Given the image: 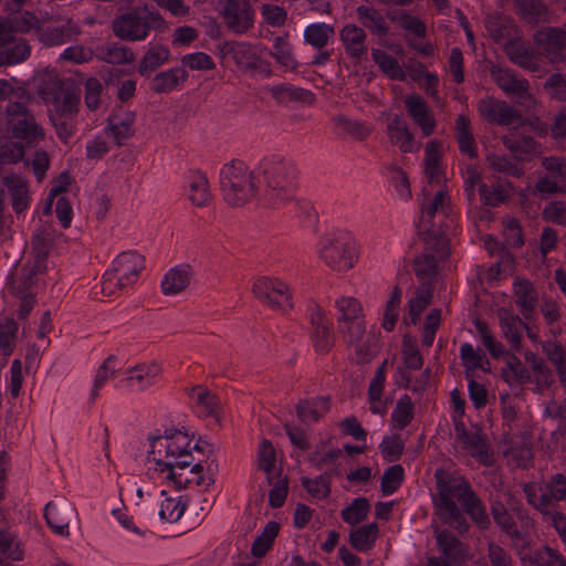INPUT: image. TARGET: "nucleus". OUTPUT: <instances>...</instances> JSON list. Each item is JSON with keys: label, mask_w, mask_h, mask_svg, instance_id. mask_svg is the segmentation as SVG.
Returning <instances> with one entry per match:
<instances>
[{"label": "nucleus", "mask_w": 566, "mask_h": 566, "mask_svg": "<svg viewBox=\"0 0 566 566\" xmlns=\"http://www.w3.org/2000/svg\"><path fill=\"white\" fill-rule=\"evenodd\" d=\"M437 493L433 496L436 513L440 521L459 534L469 532L470 524L463 511L457 504H462L474 490L462 475L437 470L434 473Z\"/></svg>", "instance_id": "nucleus-1"}, {"label": "nucleus", "mask_w": 566, "mask_h": 566, "mask_svg": "<svg viewBox=\"0 0 566 566\" xmlns=\"http://www.w3.org/2000/svg\"><path fill=\"white\" fill-rule=\"evenodd\" d=\"M264 182V198L273 206H279L294 198L297 186L295 164L280 155L263 158L255 168Z\"/></svg>", "instance_id": "nucleus-2"}, {"label": "nucleus", "mask_w": 566, "mask_h": 566, "mask_svg": "<svg viewBox=\"0 0 566 566\" xmlns=\"http://www.w3.org/2000/svg\"><path fill=\"white\" fill-rule=\"evenodd\" d=\"M448 210V197L442 189L437 190L432 198H424L421 202L419 233L422 235L423 242L430 244V248L438 245L441 255L446 254V241H449L442 229L449 227Z\"/></svg>", "instance_id": "nucleus-3"}, {"label": "nucleus", "mask_w": 566, "mask_h": 566, "mask_svg": "<svg viewBox=\"0 0 566 566\" xmlns=\"http://www.w3.org/2000/svg\"><path fill=\"white\" fill-rule=\"evenodd\" d=\"M1 118L8 139L21 143L24 148L35 147L45 138L43 127L23 102L11 99L3 106Z\"/></svg>", "instance_id": "nucleus-4"}, {"label": "nucleus", "mask_w": 566, "mask_h": 566, "mask_svg": "<svg viewBox=\"0 0 566 566\" xmlns=\"http://www.w3.org/2000/svg\"><path fill=\"white\" fill-rule=\"evenodd\" d=\"M255 172L240 160H232L222 167L220 188L230 206L240 207L255 198L259 189Z\"/></svg>", "instance_id": "nucleus-5"}, {"label": "nucleus", "mask_w": 566, "mask_h": 566, "mask_svg": "<svg viewBox=\"0 0 566 566\" xmlns=\"http://www.w3.org/2000/svg\"><path fill=\"white\" fill-rule=\"evenodd\" d=\"M490 511L496 526L511 538L516 548L527 544V533L532 526V520L520 501L512 496L507 504L500 500H492Z\"/></svg>", "instance_id": "nucleus-6"}, {"label": "nucleus", "mask_w": 566, "mask_h": 566, "mask_svg": "<svg viewBox=\"0 0 566 566\" xmlns=\"http://www.w3.org/2000/svg\"><path fill=\"white\" fill-rule=\"evenodd\" d=\"M145 268V259L137 252L127 251L120 253L112 263L102 279V293L113 295L137 282L140 272Z\"/></svg>", "instance_id": "nucleus-7"}, {"label": "nucleus", "mask_w": 566, "mask_h": 566, "mask_svg": "<svg viewBox=\"0 0 566 566\" xmlns=\"http://www.w3.org/2000/svg\"><path fill=\"white\" fill-rule=\"evenodd\" d=\"M319 258L334 271L349 270L358 258L356 241L346 232L327 235L321 241Z\"/></svg>", "instance_id": "nucleus-8"}, {"label": "nucleus", "mask_w": 566, "mask_h": 566, "mask_svg": "<svg viewBox=\"0 0 566 566\" xmlns=\"http://www.w3.org/2000/svg\"><path fill=\"white\" fill-rule=\"evenodd\" d=\"M160 22L161 20L158 14L147 9H135L117 17L113 21V32L122 40L142 41Z\"/></svg>", "instance_id": "nucleus-9"}, {"label": "nucleus", "mask_w": 566, "mask_h": 566, "mask_svg": "<svg viewBox=\"0 0 566 566\" xmlns=\"http://www.w3.org/2000/svg\"><path fill=\"white\" fill-rule=\"evenodd\" d=\"M491 77L495 84L526 111H534L536 101L530 92V83L517 75L513 70L492 65L490 70Z\"/></svg>", "instance_id": "nucleus-10"}, {"label": "nucleus", "mask_w": 566, "mask_h": 566, "mask_svg": "<svg viewBox=\"0 0 566 566\" xmlns=\"http://www.w3.org/2000/svg\"><path fill=\"white\" fill-rule=\"evenodd\" d=\"M44 98L52 99L53 109L50 114L75 117L80 104V88L73 84L64 83L60 78L50 80L43 90Z\"/></svg>", "instance_id": "nucleus-11"}, {"label": "nucleus", "mask_w": 566, "mask_h": 566, "mask_svg": "<svg viewBox=\"0 0 566 566\" xmlns=\"http://www.w3.org/2000/svg\"><path fill=\"white\" fill-rule=\"evenodd\" d=\"M478 111L480 115L489 123L501 126L517 125L525 129L530 120L524 119L520 112L514 109L504 101H497L493 97H485L479 101Z\"/></svg>", "instance_id": "nucleus-12"}, {"label": "nucleus", "mask_w": 566, "mask_h": 566, "mask_svg": "<svg viewBox=\"0 0 566 566\" xmlns=\"http://www.w3.org/2000/svg\"><path fill=\"white\" fill-rule=\"evenodd\" d=\"M224 24L235 34H243L253 27L254 12L247 0H219Z\"/></svg>", "instance_id": "nucleus-13"}, {"label": "nucleus", "mask_w": 566, "mask_h": 566, "mask_svg": "<svg viewBox=\"0 0 566 566\" xmlns=\"http://www.w3.org/2000/svg\"><path fill=\"white\" fill-rule=\"evenodd\" d=\"M338 328L347 346L354 348L355 359L358 364L369 361L373 358L375 350L371 347L370 338L366 336L364 318L343 323Z\"/></svg>", "instance_id": "nucleus-14"}, {"label": "nucleus", "mask_w": 566, "mask_h": 566, "mask_svg": "<svg viewBox=\"0 0 566 566\" xmlns=\"http://www.w3.org/2000/svg\"><path fill=\"white\" fill-rule=\"evenodd\" d=\"M30 45L23 38L17 36L10 25L0 19V65H11L27 60Z\"/></svg>", "instance_id": "nucleus-15"}, {"label": "nucleus", "mask_w": 566, "mask_h": 566, "mask_svg": "<svg viewBox=\"0 0 566 566\" xmlns=\"http://www.w3.org/2000/svg\"><path fill=\"white\" fill-rule=\"evenodd\" d=\"M35 31L39 41L49 48L75 41L81 33L78 24L71 19L60 20L50 25L36 27Z\"/></svg>", "instance_id": "nucleus-16"}, {"label": "nucleus", "mask_w": 566, "mask_h": 566, "mask_svg": "<svg viewBox=\"0 0 566 566\" xmlns=\"http://www.w3.org/2000/svg\"><path fill=\"white\" fill-rule=\"evenodd\" d=\"M424 243L423 252L415 259L413 271L422 283L432 285L433 280L438 275L439 264L443 262L450 254L449 241H446V254L441 255L439 247L430 248L428 242Z\"/></svg>", "instance_id": "nucleus-17"}, {"label": "nucleus", "mask_w": 566, "mask_h": 566, "mask_svg": "<svg viewBox=\"0 0 566 566\" xmlns=\"http://www.w3.org/2000/svg\"><path fill=\"white\" fill-rule=\"evenodd\" d=\"M74 505L66 499L51 501L44 507L48 525L59 535H70V523L76 517Z\"/></svg>", "instance_id": "nucleus-18"}, {"label": "nucleus", "mask_w": 566, "mask_h": 566, "mask_svg": "<svg viewBox=\"0 0 566 566\" xmlns=\"http://www.w3.org/2000/svg\"><path fill=\"white\" fill-rule=\"evenodd\" d=\"M269 291H274L273 308L287 311L293 307L290 287L279 279L260 277L254 282L252 287V292L256 298H269L266 294Z\"/></svg>", "instance_id": "nucleus-19"}, {"label": "nucleus", "mask_w": 566, "mask_h": 566, "mask_svg": "<svg viewBox=\"0 0 566 566\" xmlns=\"http://www.w3.org/2000/svg\"><path fill=\"white\" fill-rule=\"evenodd\" d=\"M502 143L515 160H530L541 154V145L520 129L513 128L502 137Z\"/></svg>", "instance_id": "nucleus-20"}, {"label": "nucleus", "mask_w": 566, "mask_h": 566, "mask_svg": "<svg viewBox=\"0 0 566 566\" xmlns=\"http://www.w3.org/2000/svg\"><path fill=\"white\" fill-rule=\"evenodd\" d=\"M496 317L502 337L510 344L513 350L518 352L522 345L523 332L527 329V323L524 322L523 316L520 317L504 307L496 311Z\"/></svg>", "instance_id": "nucleus-21"}, {"label": "nucleus", "mask_w": 566, "mask_h": 566, "mask_svg": "<svg viewBox=\"0 0 566 566\" xmlns=\"http://www.w3.org/2000/svg\"><path fill=\"white\" fill-rule=\"evenodd\" d=\"M386 133L391 145L397 146L401 153H413L419 149L412 133L409 130L406 119L396 114L391 117L386 127Z\"/></svg>", "instance_id": "nucleus-22"}, {"label": "nucleus", "mask_w": 566, "mask_h": 566, "mask_svg": "<svg viewBox=\"0 0 566 566\" xmlns=\"http://www.w3.org/2000/svg\"><path fill=\"white\" fill-rule=\"evenodd\" d=\"M339 39L346 54L360 62L367 54V34L365 30L354 23L345 24L339 31Z\"/></svg>", "instance_id": "nucleus-23"}, {"label": "nucleus", "mask_w": 566, "mask_h": 566, "mask_svg": "<svg viewBox=\"0 0 566 566\" xmlns=\"http://www.w3.org/2000/svg\"><path fill=\"white\" fill-rule=\"evenodd\" d=\"M161 375V367L155 360L134 366L123 380L132 389L146 390L153 386Z\"/></svg>", "instance_id": "nucleus-24"}, {"label": "nucleus", "mask_w": 566, "mask_h": 566, "mask_svg": "<svg viewBox=\"0 0 566 566\" xmlns=\"http://www.w3.org/2000/svg\"><path fill=\"white\" fill-rule=\"evenodd\" d=\"M193 458H177L174 460L165 461L163 458H153L155 462V470L160 472H168L167 479L170 480L178 490L185 489L188 484L195 481V478L184 476L182 471L189 467L192 468Z\"/></svg>", "instance_id": "nucleus-25"}, {"label": "nucleus", "mask_w": 566, "mask_h": 566, "mask_svg": "<svg viewBox=\"0 0 566 566\" xmlns=\"http://www.w3.org/2000/svg\"><path fill=\"white\" fill-rule=\"evenodd\" d=\"M312 342L317 353H327L334 345V336L331 324L325 318L321 308L316 307L311 313Z\"/></svg>", "instance_id": "nucleus-26"}, {"label": "nucleus", "mask_w": 566, "mask_h": 566, "mask_svg": "<svg viewBox=\"0 0 566 566\" xmlns=\"http://www.w3.org/2000/svg\"><path fill=\"white\" fill-rule=\"evenodd\" d=\"M514 302L525 321H531L537 305V293L533 284L524 279H516L513 283Z\"/></svg>", "instance_id": "nucleus-27"}, {"label": "nucleus", "mask_w": 566, "mask_h": 566, "mask_svg": "<svg viewBox=\"0 0 566 566\" xmlns=\"http://www.w3.org/2000/svg\"><path fill=\"white\" fill-rule=\"evenodd\" d=\"M408 115L420 127L424 136H430L436 127L434 118L423 98L419 95H410L405 99Z\"/></svg>", "instance_id": "nucleus-28"}, {"label": "nucleus", "mask_w": 566, "mask_h": 566, "mask_svg": "<svg viewBox=\"0 0 566 566\" xmlns=\"http://www.w3.org/2000/svg\"><path fill=\"white\" fill-rule=\"evenodd\" d=\"M192 279V270L188 264H179L166 272L160 287L166 296L177 295L181 293L190 284Z\"/></svg>", "instance_id": "nucleus-29"}, {"label": "nucleus", "mask_w": 566, "mask_h": 566, "mask_svg": "<svg viewBox=\"0 0 566 566\" xmlns=\"http://www.w3.org/2000/svg\"><path fill=\"white\" fill-rule=\"evenodd\" d=\"M505 366L501 375L510 387H516L531 381V373L514 354L504 349Z\"/></svg>", "instance_id": "nucleus-30"}, {"label": "nucleus", "mask_w": 566, "mask_h": 566, "mask_svg": "<svg viewBox=\"0 0 566 566\" xmlns=\"http://www.w3.org/2000/svg\"><path fill=\"white\" fill-rule=\"evenodd\" d=\"M356 14L363 29H367L370 33L378 36H386L389 33V27L385 17L375 7L361 4L357 7Z\"/></svg>", "instance_id": "nucleus-31"}, {"label": "nucleus", "mask_w": 566, "mask_h": 566, "mask_svg": "<svg viewBox=\"0 0 566 566\" xmlns=\"http://www.w3.org/2000/svg\"><path fill=\"white\" fill-rule=\"evenodd\" d=\"M437 543L442 557L449 560V563L459 566L465 560L463 544L449 531L438 532Z\"/></svg>", "instance_id": "nucleus-32"}, {"label": "nucleus", "mask_w": 566, "mask_h": 566, "mask_svg": "<svg viewBox=\"0 0 566 566\" xmlns=\"http://www.w3.org/2000/svg\"><path fill=\"white\" fill-rule=\"evenodd\" d=\"M2 181L10 192L13 210L17 213H21L27 210L30 205L27 180L19 175L12 174L6 176Z\"/></svg>", "instance_id": "nucleus-33"}, {"label": "nucleus", "mask_w": 566, "mask_h": 566, "mask_svg": "<svg viewBox=\"0 0 566 566\" xmlns=\"http://www.w3.org/2000/svg\"><path fill=\"white\" fill-rule=\"evenodd\" d=\"M135 118V114L130 112H119L109 117L107 132L117 145H123L134 135Z\"/></svg>", "instance_id": "nucleus-34"}, {"label": "nucleus", "mask_w": 566, "mask_h": 566, "mask_svg": "<svg viewBox=\"0 0 566 566\" xmlns=\"http://www.w3.org/2000/svg\"><path fill=\"white\" fill-rule=\"evenodd\" d=\"M504 50L514 64L530 71L537 69L538 61L533 50L527 48L517 36L506 42Z\"/></svg>", "instance_id": "nucleus-35"}, {"label": "nucleus", "mask_w": 566, "mask_h": 566, "mask_svg": "<svg viewBox=\"0 0 566 566\" xmlns=\"http://www.w3.org/2000/svg\"><path fill=\"white\" fill-rule=\"evenodd\" d=\"M149 441L151 449L148 452V461H153V458L156 457V448L164 447V454L166 458H191L190 452L187 450L190 441L187 440H164L161 436H149Z\"/></svg>", "instance_id": "nucleus-36"}, {"label": "nucleus", "mask_w": 566, "mask_h": 566, "mask_svg": "<svg viewBox=\"0 0 566 566\" xmlns=\"http://www.w3.org/2000/svg\"><path fill=\"white\" fill-rule=\"evenodd\" d=\"M542 494V504L546 510L549 506L563 500H566V476L562 473L553 474L547 481L538 484Z\"/></svg>", "instance_id": "nucleus-37"}, {"label": "nucleus", "mask_w": 566, "mask_h": 566, "mask_svg": "<svg viewBox=\"0 0 566 566\" xmlns=\"http://www.w3.org/2000/svg\"><path fill=\"white\" fill-rule=\"evenodd\" d=\"M485 29L492 39L500 42H509L516 36V27L514 21L502 14L490 15L485 20Z\"/></svg>", "instance_id": "nucleus-38"}, {"label": "nucleus", "mask_w": 566, "mask_h": 566, "mask_svg": "<svg viewBox=\"0 0 566 566\" xmlns=\"http://www.w3.org/2000/svg\"><path fill=\"white\" fill-rule=\"evenodd\" d=\"M329 410V397L322 396L302 400L296 406L298 419L303 423L316 422Z\"/></svg>", "instance_id": "nucleus-39"}, {"label": "nucleus", "mask_w": 566, "mask_h": 566, "mask_svg": "<svg viewBox=\"0 0 566 566\" xmlns=\"http://www.w3.org/2000/svg\"><path fill=\"white\" fill-rule=\"evenodd\" d=\"M304 41L315 50L325 49L334 39L335 28L324 22L311 23L304 29Z\"/></svg>", "instance_id": "nucleus-40"}, {"label": "nucleus", "mask_w": 566, "mask_h": 566, "mask_svg": "<svg viewBox=\"0 0 566 566\" xmlns=\"http://www.w3.org/2000/svg\"><path fill=\"white\" fill-rule=\"evenodd\" d=\"M516 12L530 24L548 21V9L541 0H514Z\"/></svg>", "instance_id": "nucleus-41"}, {"label": "nucleus", "mask_w": 566, "mask_h": 566, "mask_svg": "<svg viewBox=\"0 0 566 566\" xmlns=\"http://www.w3.org/2000/svg\"><path fill=\"white\" fill-rule=\"evenodd\" d=\"M455 433L459 440L470 450V454L480 462L489 460V451L482 437L475 432L468 431L463 424L455 426Z\"/></svg>", "instance_id": "nucleus-42"}, {"label": "nucleus", "mask_w": 566, "mask_h": 566, "mask_svg": "<svg viewBox=\"0 0 566 566\" xmlns=\"http://www.w3.org/2000/svg\"><path fill=\"white\" fill-rule=\"evenodd\" d=\"M24 158V146L19 142L9 140L0 117V166L17 164Z\"/></svg>", "instance_id": "nucleus-43"}, {"label": "nucleus", "mask_w": 566, "mask_h": 566, "mask_svg": "<svg viewBox=\"0 0 566 566\" xmlns=\"http://www.w3.org/2000/svg\"><path fill=\"white\" fill-rule=\"evenodd\" d=\"M187 72L182 66L172 67L160 72L154 76L150 88L156 93H168L178 86L179 82L185 81Z\"/></svg>", "instance_id": "nucleus-44"}, {"label": "nucleus", "mask_w": 566, "mask_h": 566, "mask_svg": "<svg viewBox=\"0 0 566 566\" xmlns=\"http://www.w3.org/2000/svg\"><path fill=\"white\" fill-rule=\"evenodd\" d=\"M461 506L464 509V515L468 514L481 531H488L491 527L486 507L475 492L468 496Z\"/></svg>", "instance_id": "nucleus-45"}, {"label": "nucleus", "mask_w": 566, "mask_h": 566, "mask_svg": "<svg viewBox=\"0 0 566 566\" xmlns=\"http://www.w3.org/2000/svg\"><path fill=\"white\" fill-rule=\"evenodd\" d=\"M544 50L549 61H562L566 53V32L559 29H549L545 33Z\"/></svg>", "instance_id": "nucleus-46"}, {"label": "nucleus", "mask_w": 566, "mask_h": 566, "mask_svg": "<svg viewBox=\"0 0 566 566\" xmlns=\"http://www.w3.org/2000/svg\"><path fill=\"white\" fill-rule=\"evenodd\" d=\"M270 93L280 103H311L313 99V93L311 91L302 87H296L287 83L272 86L270 88Z\"/></svg>", "instance_id": "nucleus-47"}, {"label": "nucleus", "mask_w": 566, "mask_h": 566, "mask_svg": "<svg viewBox=\"0 0 566 566\" xmlns=\"http://www.w3.org/2000/svg\"><path fill=\"white\" fill-rule=\"evenodd\" d=\"M36 271L34 269L25 270L23 276L21 277L20 283L14 284L13 289L19 294H23L20 300V305L18 310V318L25 319L28 315L31 313L35 300L31 293H27L29 287L32 284V277L35 275Z\"/></svg>", "instance_id": "nucleus-48"}, {"label": "nucleus", "mask_w": 566, "mask_h": 566, "mask_svg": "<svg viewBox=\"0 0 566 566\" xmlns=\"http://www.w3.org/2000/svg\"><path fill=\"white\" fill-rule=\"evenodd\" d=\"M189 397L198 408L200 416H214L218 409V398L210 390L196 386L188 390Z\"/></svg>", "instance_id": "nucleus-49"}, {"label": "nucleus", "mask_w": 566, "mask_h": 566, "mask_svg": "<svg viewBox=\"0 0 566 566\" xmlns=\"http://www.w3.org/2000/svg\"><path fill=\"white\" fill-rule=\"evenodd\" d=\"M333 475H340V470L334 468L331 472H324L315 479L302 478V485L313 497L326 499L331 493V479Z\"/></svg>", "instance_id": "nucleus-50"}, {"label": "nucleus", "mask_w": 566, "mask_h": 566, "mask_svg": "<svg viewBox=\"0 0 566 566\" xmlns=\"http://www.w3.org/2000/svg\"><path fill=\"white\" fill-rule=\"evenodd\" d=\"M378 525L376 523L360 526L350 532L349 542L356 551L367 552L374 546L378 537Z\"/></svg>", "instance_id": "nucleus-51"}, {"label": "nucleus", "mask_w": 566, "mask_h": 566, "mask_svg": "<svg viewBox=\"0 0 566 566\" xmlns=\"http://www.w3.org/2000/svg\"><path fill=\"white\" fill-rule=\"evenodd\" d=\"M371 57L379 69L391 80L403 81L406 78V73L398 61L386 51L373 49Z\"/></svg>", "instance_id": "nucleus-52"}, {"label": "nucleus", "mask_w": 566, "mask_h": 566, "mask_svg": "<svg viewBox=\"0 0 566 566\" xmlns=\"http://www.w3.org/2000/svg\"><path fill=\"white\" fill-rule=\"evenodd\" d=\"M210 197L209 182L206 175L201 171L191 174L189 178L190 201L198 207H202L209 202Z\"/></svg>", "instance_id": "nucleus-53"}, {"label": "nucleus", "mask_w": 566, "mask_h": 566, "mask_svg": "<svg viewBox=\"0 0 566 566\" xmlns=\"http://www.w3.org/2000/svg\"><path fill=\"white\" fill-rule=\"evenodd\" d=\"M337 310L338 326L343 323L354 322L363 318V307L360 303L352 296H342L335 301Z\"/></svg>", "instance_id": "nucleus-54"}, {"label": "nucleus", "mask_w": 566, "mask_h": 566, "mask_svg": "<svg viewBox=\"0 0 566 566\" xmlns=\"http://www.w3.org/2000/svg\"><path fill=\"white\" fill-rule=\"evenodd\" d=\"M455 137L460 150L474 158L476 156V147L471 134L470 120L464 115H459L455 120Z\"/></svg>", "instance_id": "nucleus-55"}, {"label": "nucleus", "mask_w": 566, "mask_h": 566, "mask_svg": "<svg viewBox=\"0 0 566 566\" xmlns=\"http://www.w3.org/2000/svg\"><path fill=\"white\" fill-rule=\"evenodd\" d=\"M101 56L107 63L127 64L134 61V52L119 43L108 42L99 49Z\"/></svg>", "instance_id": "nucleus-56"}, {"label": "nucleus", "mask_w": 566, "mask_h": 566, "mask_svg": "<svg viewBox=\"0 0 566 566\" xmlns=\"http://www.w3.org/2000/svg\"><path fill=\"white\" fill-rule=\"evenodd\" d=\"M432 298V285L422 283L416 291V295L410 298L409 316L412 324H417L420 319L422 311L430 304Z\"/></svg>", "instance_id": "nucleus-57"}, {"label": "nucleus", "mask_w": 566, "mask_h": 566, "mask_svg": "<svg viewBox=\"0 0 566 566\" xmlns=\"http://www.w3.org/2000/svg\"><path fill=\"white\" fill-rule=\"evenodd\" d=\"M424 157V174L430 185L441 182V171L439 167V145L437 142L431 140L426 145Z\"/></svg>", "instance_id": "nucleus-58"}, {"label": "nucleus", "mask_w": 566, "mask_h": 566, "mask_svg": "<svg viewBox=\"0 0 566 566\" xmlns=\"http://www.w3.org/2000/svg\"><path fill=\"white\" fill-rule=\"evenodd\" d=\"M280 531L279 523L270 521L266 523L262 533L254 539L251 548V554L255 557L264 556L272 547L275 537Z\"/></svg>", "instance_id": "nucleus-59"}, {"label": "nucleus", "mask_w": 566, "mask_h": 566, "mask_svg": "<svg viewBox=\"0 0 566 566\" xmlns=\"http://www.w3.org/2000/svg\"><path fill=\"white\" fill-rule=\"evenodd\" d=\"M170 55L169 50L163 45L151 46L146 54L144 55L138 72L140 75H147L150 72L155 71L161 64L168 61Z\"/></svg>", "instance_id": "nucleus-60"}, {"label": "nucleus", "mask_w": 566, "mask_h": 566, "mask_svg": "<svg viewBox=\"0 0 566 566\" xmlns=\"http://www.w3.org/2000/svg\"><path fill=\"white\" fill-rule=\"evenodd\" d=\"M413 418V402L408 395L401 396L391 413V420L394 427L402 430L405 429Z\"/></svg>", "instance_id": "nucleus-61"}, {"label": "nucleus", "mask_w": 566, "mask_h": 566, "mask_svg": "<svg viewBox=\"0 0 566 566\" xmlns=\"http://www.w3.org/2000/svg\"><path fill=\"white\" fill-rule=\"evenodd\" d=\"M369 510L368 500L366 497H357L350 505L342 510L340 515L347 524L357 525L366 520Z\"/></svg>", "instance_id": "nucleus-62"}, {"label": "nucleus", "mask_w": 566, "mask_h": 566, "mask_svg": "<svg viewBox=\"0 0 566 566\" xmlns=\"http://www.w3.org/2000/svg\"><path fill=\"white\" fill-rule=\"evenodd\" d=\"M286 70H294L297 65L293 54L291 44L284 36H276L273 41V51L270 53Z\"/></svg>", "instance_id": "nucleus-63"}, {"label": "nucleus", "mask_w": 566, "mask_h": 566, "mask_svg": "<svg viewBox=\"0 0 566 566\" xmlns=\"http://www.w3.org/2000/svg\"><path fill=\"white\" fill-rule=\"evenodd\" d=\"M337 130L356 139H364L369 135V129L361 123L343 115L333 118Z\"/></svg>", "instance_id": "nucleus-64"}]
</instances>
